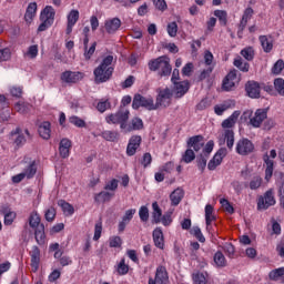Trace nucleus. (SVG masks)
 Returning a JSON list of instances; mask_svg holds the SVG:
<instances>
[{
    "instance_id": "nucleus-1",
    "label": "nucleus",
    "mask_w": 284,
    "mask_h": 284,
    "mask_svg": "<svg viewBox=\"0 0 284 284\" xmlns=\"http://www.w3.org/2000/svg\"><path fill=\"white\" fill-rule=\"evenodd\" d=\"M113 62L114 55L112 54L102 58L101 63L93 70L95 83H108L112 79V74H114Z\"/></svg>"
},
{
    "instance_id": "nucleus-2",
    "label": "nucleus",
    "mask_w": 284,
    "mask_h": 284,
    "mask_svg": "<svg viewBox=\"0 0 284 284\" xmlns=\"http://www.w3.org/2000/svg\"><path fill=\"white\" fill-rule=\"evenodd\" d=\"M148 67L151 72H158V77H161V79L172 74V64H170V57L168 55L150 60Z\"/></svg>"
},
{
    "instance_id": "nucleus-3",
    "label": "nucleus",
    "mask_w": 284,
    "mask_h": 284,
    "mask_svg": "<svg viewBox=\"0 0 284 284\" xmlns=\"http://www.w3.org/2000/svg\"><path fill=\"white\" fill-rule=\"evenodd\" d=\"M130 119V110L121 108L116 113H111L105 116V122L109 125H120L121 130L128 128V120Z\"/></svg>"
},
{
    "instance_id": "nucleus-4",
    "label": "nucleus",
    "mask_w": 284,
    "mask_h": 284,
    "mask_svg": "<svg viewBox=\"0 0 284 284\" xmlns=\"http://www.w3.org/2000/svg\"><path fill=\"white\" fill-rule=\"evenodd\" d=\"M140 108H143L144 110H148L149 112H152L156 110V105L154 103V98L151 95L144 97L140 93H135L132 101V109L139 110Z\"/></svg>"
},
{
    "instance_id": "nucleus-5",
    "label": "nucleus",
    "mask_w": 284,
    "mask_h": 284,
    "mask_svg": "<svg viewBox=\"0 0 284 284\" xmlns=\"http://www.w3.org/2000/svg\"><path fill=\"white\" fill-rule=\"evenodd\" d=\"M85 79V73L81 71L65 70L60 74V81L63 85H77L81 80Z\"/></svg>"
},
{
    "instance_id": "nucleus-6",
    "label": "nucleus",
    "mask_w": 284,
    "mask_h": 284,
    "mask_svg": "<svg viewBox=\"0 0 284 284\" xmlns=\"http://www.w3.org/2000/svg\"><path fill=\"white\" fill-rule=\"evenodd\" d=\"M273 205H276V197L274 190L270 189L257 199V210H270Z\"/></svg>"
},
{
    "instance_id": "nucleus-7",
    "label": "nucleus",
    "mask_w": 284,
    "mask_h": 284,
    "mask_svg": "<svg viewBox=\"0 0 284 284\" xmlns=\"http://www.w3.org/2000/svg\"><path fill=\"white\" fill-rule=\"evenodd\" d=\"M170 105H172V90L169 88L160 90L155 100V110L170 108Z\"/></svg>"
},
{
    "instance_id": "nucleus-8",
    "label": "nucleus",
    "mask_w": 284,
    "mask_h": 284,
    "mask_svg": "<svg viewBox=\"0 0 284 284\" xmlns=\"http://www.w3.org/2000/svg\"><path fill=\"white\" fill-rule=\"evenodd\" d=\"M235 152L240 156H247L254 152V143L250 139L242 138L236 142Z\"/></svg>"
},
{
    "instance_id": "nucleus-9",
    "label": "nucleus",
    "mask_w": 284,
    "mask_h": 284,
    "mask_svg": "<svg viewBox=\"0 0 284 284\" xmlns=\"http://www.w3.org/2000/svg\"><path fill=\"white\" fill-rule=\"evenodd\" d=\"M169 281L168 268L161 265L156 267L155 276L149 278V284H168Z\"/></svg>"
},
{
    "instance_id": "nucleus-10",
    "label": "nucleus",
    "mask_w": 284,
    "mask_h": 284,
    "mask_svg": "<svg viewBox=\"0 0 284 284\" xmlns=\"http://www.w3.org/2000/svg\"><path fill=\"white\" fill-rule=\"evenodd\" d=\"M141 143H143V138H141V135H132L126 145V155L134 156V154H136V150L141 148Z\"/></svg>"
},
{
    "instance_id": "nucleus-11",
    "label": "nucleus",
    "mask_w": 284,
    "mask_h": 284,
    "mask_svg": "<svg viewBox=\"0 0 284 284\" xmlns=\"http://www.w3.org/2000/svg\"><path fill=\"white\" fill-rule=\"evenodd\" d=\"M134 214H136V209H129L125 211L124 215L122 216V221L118 224V232L121 234L125 232V227L130 225V221L134 219Z\"/></svg>"
},
{
    "instance_id": "nucleus-12",
    "label": "nucleus",
    "mask_w": 284,
    "mask_h": 284,
    "mask_svg": "<svg viewBox=\"0 0 284 284\" xmlns=\"http://www.w3.org/2000/svg\"><path fill=\"white\" fill-rule=\"evenodd\" d=\"M29 254L31 256V270L37 273L39 272V265H41V250L39 246L34 245Z\"/></svg>"
},
{
    "instance_id": "nucleus-13",
    "label": "nucleus",
    "mask_w": 284,
    "mask_h": 284,
    "mask_svg": "<svg viewBox=\"0 0 284 284\" xmlns=\"http://www.w3.org/2000/svg\"><path fill=\"white\" fill-rule=\"evenodd\" d=\"M245 91L250 99H261V84L256 81H248L245 84Z\"/></svg>"
},
{
    "instance_id": "nucleus-14",
    "label": "nucleus",
    "mask_w": 284,
    "mask_h": 284,
    "mask_svg": "<svg viewBox=\"0 0 284 284\" xmlns=\"http://www.w3.org/2000/svg\"><path fill=\"white\" fill-rule=\"evenodd\" d=\"M265 119H267V109H257L254 116L250 119V124L253 128H260Z\"/></svg>"
},
{
    "instance_id": "nucleus-15",
    "label": "nucleus",
    "mask_w": 284,
    "mask_h": 284,
    "mask_svg": "<svg viewBox=\"0 0 284 284\" xmlns=\"http://www.w3.org/2000/svg\"><path fill=\"white\" fill-rule=\"evenodd\" d=\"M234 141H235L234 130L226 129L222 134V140H220V145H225L226 143V148L230 150V152H232V150H234Z\"/></svg>"
},
{
    "instance_id": "nucleus-16",
    "label": "nucleus",
    "mask_w": 284,
    "mask_h": 284,
    "mask_svg": "<svg viewBox=\"0 0 284 284\" xmlns=\"http://www.w3.org/2000/svg\"><path fill=\"white\" fill-rule=\"evenodd\" d=\"M104 29L108 32V34H116V32H119V30L121 29V19L111 18L105 20Z\"/></svg>"
},
{
    "instance_id": "nucleus-17",
    "label": "nucleus",
    "mask_w": 284,
    "mask_h": 284,
    "mask_svg": "<svg viewBox=\"0 0 284 284\" xmlns=\"http://www.w3.org/2000/svg\"><path fill=\"white\" fill-rule=\"evenodd\" d=\"M253 17L254 9H252V7H247L242 14V19L240 20L239 32H243V30L247 28V23L252 20Z\"/></svg>"
},
{
    "instance_id": "nucleus-18",
    "label": "nucleus",
    "mask_w": 284,
    "mask_h": 284,
    "mask_svg": "<svg viewBox=\"0 0 284 284\" xmlns=\"http://www.w3.org/2000/svg\"><path fill=\"white\" fill-rule=\"evenodd\" d=\"M54 17H57V10H54L53 6H45V8L40 12V21L54 23Z\"/></svg>"
},
{
    "instance_id": "nucleus-19",
    "label": "nucleus",
    "mask_w": 284,
    "mask_h": 284,
    "mask_svg": "<svg viewBox=\"0 0 284 284\" xmlns=\"http://www.w3.org/2000/svg\"><path fill=\"white\" fill-rule=\"evenodd\" d=\"M203 135H193L189 138L186 142V148H190L194 150V152H199L203 149Z\"/></svg>"
},
{
    "instance_id": "nucleus-20",
    "label": "nucleus",
    "mask_w": 284,
    "mask_h": 284,
    "mask_svg": "<svg viewBox=\"0 0 284 284\" xmlns=\"http://www.w3.org/2000/svg\"><path fill=\"white\" fill-rule=\"evenodd\" d=\"M258 41L261 47L266 54H270L274 50V38L272 36H260Z\"/></svg>"
},
{
    "instance_id": "nucleus-21",
    "label": "nucleus",
    "mask_w": 284,
    "mask_h": 284,
    "mask_svg": "<svg viewBox=\"0 0 284 284\" xmlns=\"http://www.w3.org/2000/svg\"><path fill=\"white\" fill-rule=\"evenodd\" d=\"M153 243L159 250L165 248V237L163 236V230H161V227H156L153 231Z\"/></svg>"
},
{
    "instance_id": "nucleus-22",
    "label": "nucleus",
    "mask_w": 284,
    "mask_h": 284,
    "mask_svg": "<svg viewBox=\"0 0 284 284\" xmlns=\"http://www.w3.org/2000/svg\"><path fill=\"white\" fill-rule=\"evenodd\" d=\"M38 132H39L41 139H44V141H49V139L52 134V124L49 121L42 122L38 126Z\"/></svg>"
},
{
    "instance_id": "nucleus-23",
    "label": "nucleus",
    "mask_w": 284,
    "mask_h": 284,
    "mask_svg": "<svg viewBox=\"0 0 284 284\" xmlns=\"http://www.w3.org/2000/svg\"><path fill=\"white\" fill-rule=\"evenodd\" d=\"M72 148V141L68 138H63L59 144V152L62 159L70 156V149Z\"/></svg>"
},
{
    "instance_id": "nucleus-24",
    "label": "nucleus",
    "mask_w": 284,
    "mask_h": 284,
    "mask_svg": "<svg viewBox=\"0 0 284 284\" xmlns=\"http://www.w3.org/2000/svg\"><path fill=\"white\" fill-rule=\"evenodd\" d=\"M175 88V97L176 99H181L182 97H185L190 90V82L189 81H181L173 83Z\"/></svg>"
},
{
    "instance_id": "nucleus-25",
    "label": "nucleus",
    "mask_w": 284,
    "mask_h": 284,
    "mask_svg": "<svg viewBox=\"0 0 284 284\" xmlns=\"http://www.w3.org/2000/svg\"><path fill=\"white\" fill-rule=\"evenodd\" d=\"M236 81V71H231L226 74L222 82V88L225 90V92H230L232 88H234Z\"/></svg>"
},
{
    "instance_id": "nucleus-26",
    "label": "nucleus",
    "mask_w": 284,
    "mask_h": 284,
    "mask_svg": "<svg viewBox=\"0 0 284 284\" xmlns=\"http://www.w3.org/2000/svg\"><path fill=\"white\" fill-rule=\"evenodd\" d=\"M239 116H241V111H234L227 119L222 122L223 130H232L234 125H236V121H239Z\"/></svg>"
},
{
    "instance_id": "nucleus-27",
    "label": "nucleus",
    "mask_w": 284,
    "mask_h": 284,
    "mask_svg": "<svg viewBox=\"0 0 284 284\" xmlns=\"http://www.w3.org/2000/svg\"><path fill=\"white\" fill-rule=\"evenodd\" d=\"M264 165H266L265 169V181H270L274 174V160L270 159V155L267 153L263 156Z\"/></svg>"
},
{
    "instance_id": "nucleus-28",
    "label": "nucleus",
    "mask_w": 284,
    "mask_h": 284,
    "mask_svg": "<svg viewBox=\"0 0 284 284\" xmlns=\"http://www.w3.org/2000/svg\"><path fill=\"white\" fill-rule=\"evenodd\" d=\"M212 221H216V215H214V206H212V204H206L205 205V224H206L207 232L212 230Z\"/></svg>"
},
{
    "instance_id": "nucleus-29",
    "label": "nucleus",
    "mask_w": 284,
    "mask_h": 284,
    "mask_svg": "<svg viewBox=\"0 0 284 284\" xmlns=\"http://www.w3.org/2000/svg\"><path fill=\"white\" fill-rule=\"evenodd\" d=\"M184 196H185V191H183V189H181V187L175 189L170 194L171 205H173V207H176V205H179V203H181V201H183Z\"/></svg>"
},
{
    "instance_id": "nucleus-30",
    "label": "nucleus",
    "mask_w": 284,
    "mask_h": 284,
    "mask_svg": "<svg viewBox=\"0 0 284 284\" xmlns=\"http://www.w3.org/2000/svg\"><path fill=\"white\" fill-rule=\"evenodd\" d=\"M34 17H37V2H30L24 13V21L32 23Z\"/></svg>"
},
{
    "instance_id": "nucleus-31",
    "label": "nucleus",
    "mask_w": 284,
    "mask_h": 284,
    "mask_svg": "<svg viewBox=\"0 0 284 284\" xmlns=\"http://www.w3.org/2000/svg\"><path fill=\"white\" fill-rule=\"evenodd\" d=\"M34 236L38 245H45V225L40 224L34 229Z\"/></svg>"
},
{
    "instance_id": "nucleus-32",
    "label": "nucleus",
    "mask_w": 284,
    "mask_h": 284,
    "mask_svg": "<svg viewBox=\"0 0 284 284\" xmlns=\"http://www.w3.org/2000/svg\"><path fill=\"white\" fill-rule=\"evenodd\" d=\"M270 281H281L284 284V266L274 268L268 273Z\"/></svg>"
},
{
    "instance_id": "nucleus-33",
    "label": "nucleus",
    "mask_w": 284,
    "mask_h": 284,
    "mask_svg": "<svg viewBox=\"0 0 284 284\" xmlns=\"http://www.w3.org/2000/svg\"><path fill=\"white\" fill-rule=\"evenodd\" d=\"M112 196H114V193H110L108 191H102L94 195V201L97 203H110V201H112Z\"/></svg>"
},
{
    "instance_id": "nucleus-34",
    "label": "nucleus",
    "mask_w": 284,
    "mask_h": 284,
    "mask_svg": "<svg viewBox=\"0 0 284 284\" xmlns=\"http://www.w3.org/2000/svg\"><path fill=\"white\" fill-rule=\"evenodd\" d=\"M152 223L159 224L161 223V219L163 216V211L161 210V206H159L158 202H153L152 203Z\"/></svg>"
},
{
    "instance_id": "nucleus-35",
    "label": "nucleus",
    "mask_w": 284,
    "mask_h": 284,
    "mask_svg": "<svg viewBox=\"0 0 284 284\" xmlns=\"http://www.w3.org/2000/svg\"><path fill=\"white\" fill-rule=\"evenodd\" d=\"M29 225L32 227V230H37L39 226H41V215H39V212L32 211L29 216Z\"/></svg>"
},
{
    "instance_id": "nucleus-36",
    "label": "nucleus",
    "mask_w": 284,
    "mask_h": 284,
    "mask_svg": "<svg viewBox=\"0 0 284 284\" xmlns=\"http://www.w3.org/2000/svg\"><path fill=\"white\" fill-rule=\"evenodd\" d=\"M23 175L30 180V179H34V175L37 174V162L32 161L30 162L27 168L23 169Z\"/></svg>"
},
{
    "instance_id": "nucleus-37",
    "label": "nucleus",
    "mask_w": 284,
    "mask_h": 284,
    "mask_svg": "<svg viewBox=\"0 0 284 284\" xmlns=\"http://www.w3.org/2000/svg\"><path fill=\"white\" fill-rule=\"evenodd\" d=\"M97 110L98 112H100L101 114H103V112H106V110H112V102H110V99H104L102 98L98 104H97Z\"/></svg>"
},
{
    "instance_id": "nucleus-38",
    "label": "nucleus",
    "mask_w": 284,
    "mask_h": 284,
    "mask_svg": "<svg viewBox=\"0 0 284 284\" xmlns=\"http://www.w3.org/2000/svg\"><path fill=\"white\" fill-rule=\"evenodd\" d=\"M58 205L59 207H61L64 214H68L69 216H72V214H74V206H72V204L68 203L65 200H59Z\"/></svg>"
},
{
    "instance_id": "nucleus-39",
    "label": "nucleus",
    "mask_w": 284,
    "mask_h": 284,
    "mask_svg": "<svg viewBox=\"0 0 284 284\" xmlns=\"http://www.w3.org/2000/svg\"><path fill=\"white\" fill-rule=\"evenodd\" d=\"M213 261L217 267H225L227 265V260L225 258V255H223V252L217 251L214 256Z\"/></svg>"
},
{
    "instance_id": "nucleus-40",
    "label": "nucleus",
    "mask_w": 284,
    "mask_h": 284,
    "mask_svg": "<svg viewBox=\"0 0 284 284\" xmlns=\"http://www.w3.org/2000/svg\"><path fill=\"white\" fill-rule=\"evenodd\" d=\"M101 136L104 141H110L112 143H114V141H119V132L116 131H103Z\"/></svg>"
},
{
    "instance_id": "nucleus-41",
    "label": "nucleus",
    "mask_w": 284,
    "mask_h": 284,
    "mask_svg": "<svg viewBox=\"0 0 284 284\" xmlns=\"http://www.w3.org/2000/svg\"><path fill=\"white\" fill-rule=\"evenodd\" d=\"M226 156H227V149L226 148H220L212 159H214L216 161V163L221 165V163H223V160Z\"/></svg>"
},
{
    "instance_id": "nucleus-42",
    "label": "nucleus",
    "mask_w": 284,
    "mask_h": 284,
    "mask_svg": "<svg viewBox=\"0 0 284 284\" xmlns=\"http://www.w3.org/2000/svg\"><path fill=\"white\" fill-rule=\"evenodd\" d=\"M233 65H235L237 70H241V72H250V63L243 61L241 58L235 59Z\"/></svg>"
},
{
    "instance_id": "nucleus-43",
    "label": "nucleus",
    "mask_w": 284,
    "mask_h": 284,
    "mask_svg": "<svg viewBox=\"0 0 284 284\" xmlns=\"http://www.w3.org/2000/svg\"><path fill=\"white\" fill-rule=\"evenodd\" d=\"M14 134H18L17 139L14 140V143L18 148H21L26 143V136L21 134V129L17 128L14 131L11 132V135L14 136Z\"/></svg>"
},
{
    "instance_id": "nucleus-44",
    "label": "nucleus",
    "mask_w": 284,
    "mask_h": 284,
    "mask_svg": "<svg viewBox=\"0 0 284 284\" xmlns=\"http://www.w3.org/2000/svg\"><path fill=\"white\" fill-rule=\"evenodd\" d=\"M214 17L220 21V26H227V11L225 10H215Z\"/></svg>"
},
{
    "instance_id": "nucleus-45",
    "label": "nucleus",
    "mask_w": 284,
    "mask_h": 284,
    "mask_svg": "<svg viewBox=\"0 0 284 284\" xmlns=\"http://www.w3.org/2000/svg\"><path fill=\"white\" fill-rule=\"evenodd\" d=\"M214 17L220 21V26H227V11L225 10H215Z\"/></svg>"
},
{
    "instance_id": "nucleus-46",
    "label": "nucleus",
    "mask_w": 284,
    "mask_h": 284,
    "mask_svg": "<svg viewBox=\"0 0 284 284\" xmlns=\"http://www.w3.org/2000/svg\"><path fill=\"white\" fill-rule=\"evenodd\" d=\"M14 110L19 112V114H28L30 112V104L26 102H17L14 104Z\"/></svg>"
},
{
    "instance_id": "nucleus-47",
    "label": "nucleus",
    "mask_w": 284,
    "mask_h": 284,
    "mask_svg": "<svg viewBox=\"0 0 284 284\" xmlns=\"http://www.w3.org/2000/svg\"><path fill=\"white\" fill-rule=\"evenodd\" d=\"M166 31L169 37L174 38L176 37V34H179V24L176 23V21L170 22L166 26Z\"/></svg>"
},
{
    "instance_id": "nucleus-48",
    "label": "nucleus",
    "mask_w": 284,
    "mask_h": 284,
    "mask_svg": "<svg viewBox=\"0 0 284 284\" xmlns=\"http://www.w3.org/2000/svg\"><path fill=\"white\" fill-rule=\"evenodd\" d=\"M139 216L142 223H148V221H150V210L148 209V206L143 205L140 207Z\"/></svg>"
},
{
    "instance_id": "nucleus-49",
    "label": "nucleus",
    "mask_w": 284,
    "mask_h": 284,
    "mask_svg": "<svg viewBox=\"0 0 284 284\" xmlns=\"http://www.w3.org/2000/svg\"><path fill=\"white\" fill-rule=\"evenodd\" d=\"M132 130H143V120L141 118H133L131 120L129 132H132Z\"/></svg>"
},
{
    "instance_id": "nucleus-50",
    "label": "nucleus",
    "mask_w": 284,
    "mask_h": 284,
    "mask_svg": "<svg viewBox=\"0 0 284 284\" xmlns=\"http://www.w3.org/2000/svg\"><path fill=\"white\" fill-rule=\"evenodd\" d=\"M241 54L243 58L246 59V61H254V48L253 47H246L241 51Z\"/></svg>"
},
{
    "instance_id": "nucleus-51",
    "label": "nucleus",
    "mask_w": 284,
    "mask_h": 284,
    "mask_svg": "<svg viewBox=\"0 0 284 284\" xmlns=\"http://www.w3.org/2000/svg\"><path fill=\"white\" fill-rule=\"evenodd\" d=\"M274 88L276 92L280 94V97H284V79L283 78H276L274 80Z\"/></svg>"
},
{
    "instance_id": "nucleus-52",
    "label": "nucleus",
    "mask_w": 284,
    "mask_h": 284,
    "mask_svg": "<svg viewBox=\"0 0 284 284\" xmlns=\"http://www.w3.org/2000/svg\"><path fill=\"white\" fill-rule=\"evenodd\" d=\"M194 159H196V154L194 153V150L187 148V150L184 152L182 156V161H184V163H192Z\"/></svg>"
},
{
    "instance_id": "nucleus-53",
    "label": "nucleus",
    "mask_w": 284,
    "mask_h": 284,
    "mask_svg": "<svg viewBox=\"0 0 284 284\" xmlns=\"http://www.w3.org/2000/svg\"><path fill=\"white\" fill-rule=\"evenodd\" d=\"M116 272H118V274H120V276H125V274H128V272H130V266L125 264V258H122L120 261V263L118 264Z\"/></svg>"
},
{
    "instance_id": "nucleus-54",
    "label": "nucleus",
    "mask_w": 284,
    "mask_h": 284,
    "mask_svg": "<svg viewBox=\"0 0 284 284\" xmlns=\"http://www.w3.org/2000/svg\"><path fill=\"white\" fill-rule=\"evenodd\" d=\"M67 19H68V23H71V24H73V26H77V21H79V10L72 9V10L69 12Z\"/></svg>"
},
{
    "instance_id": "nucleus-55",
    "label": "nucleus",
    "mask_w": 284,
    "mask_h": 284,
    "mask_svg": "<svg viewBox=\"0 0 284 284\" xmlns=\"http://www.w3.org/2000/svg\"><path fill=\"white\" fill-rule=\"evenodd\" d=\"M123 245V240L121 236L113 235L109 239V247H121Z\"/></svg>"
},
{
    "instance_id": "nucleus-56",
    "label": "nucleus",
    "mask_w": 284,
    "mask_h": 284,
    "mask_svg": "<svg viewBox=\"0 0 284 284\" xmlns=\"http://www.w3.org/2000/svg\"><path fill=\"white\" fill-rule=\"evenodd\" d=\"M193 284H207L205 274L197 272L193 274Z\"/></svg>"
},
{
    "instance_id": "nucleus-57",
    "label": "nucleus",
    "mask_w": 284,
    "mask_h": 284,
    "mask_svg": "<svg viewBox=\"0 0 284 284\" xmlns=\"http://www.w3.org/2000/svg\"><path fill=\"white\" fill-rule=\"evenodd\" d=\"M261 185H263V179L256 175L250 182V190H258Z\"/></svg>"
},
{
    "instance_id": "nucleus-58",
    "label": "nucleus",
    "mask_w": 284,
    "mask_h": 284,
    "mask_svg": "<svg viewBox=\"0 0 284 284\" xmlns=\"http://www.w3.org/2000/svg\"><path fill=\"white\" fill-rule=\"evenodd\" d=\"M97 52V42H93L91 47L88 49H84V59L85 61H90L92 59V55Z\"/></svg>"
},
{
    "instance_id": "nucleus-59",
    "label": "nucleus",
    "mask_w": 284,
    "mask_h": 284,
    "mask_svg": "<svg viewBox=\"0 0 284 284\" xmlns=\"http://www.w3.org/2000/svg\"><path fill=\"white\" fill-rule=\"evenodd\" d=\"M104 190L110 192H116L119 190V180L112 179L104 185Z\"/></svg>"
},
{
    "instance_id": "nucleus-60",
    "label": "nucleus",
    "mask_w": 284,
    "mask_h": 284,
    "mask_svg": "<svg viewBox=\"0 0 284 284\" xmlns=\"http://www.w3.org/2000/svg\"><path fill=\"white\" fill-rule=\"evenodd\" d=\"M283 70H284V61H283V59H280L274 63V65L272 68V73L281 74V72H283Z\"/></svg>"
},
{
    "instance_id": "nucleus-61",
    "label": "nucleus",
    "mask_w": 284,
    "mask_h": 284,
    "mask_svg": "<svg viewBox=\"0 0 284 284\" xmlns=\"http://www.w3.org/2000/svg\"><path fill=\"white\" fill-rule=\"evenodd\" d=\"M70 123H72V125H75V128H85V122L83 121V119L77 116V115H72L69 119Z\"/></svg>"
},
{
    "instance_id": "nucleus-62",
    "label": "nucleus",
    "mask_w": 284,
    "mask_h": 284,
    "mask_svg": "<svg viewBox=\"0 0 284 284\" xmlns=\"http://www.w3.org/2000/svg\"><path fill=\"white\" fill-rule=\"evenodd\" d=\"M141 165L145 168H150L152 165V154L150 152H146L143 154L141 160Z\"/></svg>"
},
{
    "instance_id": "nucleus-63",
    "label": "nucleus",
    "mask_w": 284,
    "mask_h": 284,
    "mask_svg": "<svg viewBox=\"0 0 284 284\" xmlns=\"http://www.w3.org/2000/svg\"><path fill=\"white\" fill-rule=\"evenodd\" d=\"M12 57V51L10 48L0 49V61H10Z\"/></svg>"
},
{
    "instance_id": "nucleus-64",
    "label": "nucleus",
    "mask_w": 284,
    "mask_h": 284,
    "mask_svg": "<svg viewBox=\"0 0 284 284\" xmlns=\"http://www.w3.org/2000/svg\"><path fill=\"white\" fill-rule=\"evenodd\" d=\"M14 219H17V212L11 211L10 213L4 215V225H12L14 223Z\"/></svg>"
}]
</instances>
